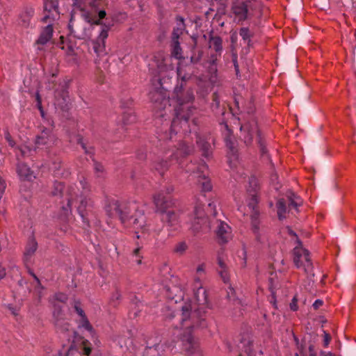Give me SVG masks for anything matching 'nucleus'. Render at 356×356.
I'll list each match as a JSON object with an SVG mask.
<instances>
[{"label": "nucleus", "mask_w": 356, "mask_h": 356, "mask_svg": "<svg viewBox=\"0 0 356 356\" xmlns=\"http://www.w3.org/2000/svg\"><path fill=\"white\" fill-rule=\"evenodd\" d=\"M81 191H79V188H76L74 186H70L66 191V201L67 207L63 209L65 210L70 209L72 203L75 201L78 197H80L79 204L77 207V211L81 217L83 222L86 225H88V215L90 209L92 207V201L88 197V194L90 191V186L85 178L79 181Z\"/></svg>", "instance_id": "obj_4"}, {"label": "nucleus", "mask_w": 356, "mask_h": 356, "mask_svg": "<svg viewBox=\"0 0 356 356\" xmlns=\"http://www.w3.org/2000/svg\"><path fill=\"white\" fill-rule=\"evenodd\" d=\"M149 98L155 104L165 105L168 102L165 92L163 89H156L149 92Z\"/></svg>", "instance_id": "obj_22"}, {"label": "nucleus", "mask_w": 356, "mask_h": 356, "mask_svg": "<svg viewBox=\"0 0 356 356\" xmlns=\"http://www.w3.org/2000/svg\"><path fill=\"white\" fill-rule=\"evenodd\" d=\"M193 151V147L192 145H189L186 142H182L179 143V147L177 149L176 153L171 155V156H185L189 155Z\"/></svg>", "instance_id": "obj_26"}, {"label": "nucleus", "mask_w": 356, "mask_h": 356, "mask_svg": "<svg viewBox=\"0 0 356 356\" xmlns=\"http://www.w3.org/2000/svg\"><path fill=\"white\" fill-rule=\"evenodd\" d=\"M202 52L200 51L197 57H195L193 56H191V62L193 63H197L200 60V58L202 57Z\"/></svg>", "instance_id": "obj_51"}, {"label": "nucleus", "mask_w": 356, "mask_h": 356, "mask_svg": "<svg viewBox=\"0 0 356 356\" xmlns=\"http://www.w3.org/2000/svg\"><path fill=\"white\" fill-rule=\"evenodd\" d=\"M76 352V349L74 347L71 346L68 349V350H67V353L65 355V356H70V355H72L73 353H74Z\"/></svg>", "instance_id": "obj_60"}, {"label": "nucleus", "mask_w": 356, "mask_h": 356, "mask_svg": "<svg viewBox=\"0 0 356 356\" xmlns=\"http://www.w3.org/2000/svg\"><path fill=\"white\" fill-rule=\"evenodd\" d=\"M207 221L205 213L202 205L197 203L194 209L193 218L191 220V229L195 234H197L203 229Z\"/></svg>", "instance_id": "obj_11"}, {"label": "nucleus", "mask_w": 356, "mask_h": 356, "mask_svg": "<svg viewBox=\"0 0 356 356\" xmlns=\"http://www.w3.org/2000/svg\"><path fill=\"white\" fill-rule=\"evenodd\" d=\"M195 297L198 305L202 307L192 309L190 304H185L181 308V324L185 330L181 340L183 349L191 355L197 350L198 345L191 334L193 328H203L207 326L204 305L207 302L205 289L202 286L200 277H197L194 282Z\"/></svg>", "instance_id": "obj_1"}, {"label": "nucleus", "mask_w": 356, "mask_h": 356, "mask_svg": "<svg viewBox=\"0 0 356 356\" xmlns=\"http://www.w3.org/2000/svg\"><path fill=\"white\" fill-rule=\"evenodd\" d=\"M38 249V243L33 237L29 239L24 252V261L26 264L31 261Z\"/></svg>", "instance_id": "obj_18"}, {"label": "nucleus", "mask_w": 356, "mask_h": 356, "mask_svg": "<svg viewBox=\"0 0 356 356\" xmlns=\"http://www.w3.org/2000/svg\"><path fill=\"white\" fill-rule=\"evenodd\" d=\"M218 55H219V54H213L211 56V58H210V60H209V63L211 65H216V61L218 60Z\"/></svg>", "instance_id": "obj_50"}, {"label": "nucleus", "mask_w": 356, "mask_h": 356, "mask_svg": "<svg viewBox=\"0 0 356 356\" xmlns=\"http://www.w3.org/2000/svg\"><path fill=\"white\" fill-rule=\"evenodd\" d=\"M176 26L173 29L172 33V40H179L180 35H181L186 29L184 24V18L181 17H177L176 18Z\"/></svg>", "instance_id": "obj_24"}, {"label": "nucleus", "mask_w": 356, "mask_h": 356, "mask_svg": "<svg viewBox=\"0 0 356 356\" xmlns=\"http://www.w3.org/2000/svg\"><path fill=\"white\" fill-rule=\"evenodd\" d=\"M94 170H95V172L96 174V176L97 177H99V178H103L105 176V169L104 168V166L101 164V163H95V165H94Z\"/></svg>", "instance_id": "obj_36"}, {"label": "nucleus", "mask_w": 356, "mask_h": 356, "mask_svg": "<svg viewBox=\"0 0 356 356\" xmlns=\"http://www.w3.org/2000/svg\"><path fill=\"white\" fill-rule=\"evenodd\" d=\"M173 191H174V188L172 186H168L165 190H162V191H159L156 195L163 193L164 197L170 198V200L172 201L170 195L173 192Z\"/></svg>", "instance_id": "obj_41"}, {"label": "nucleus", "mask_w": 356, "mask_h": 356, "mask_svg": "<svg viewBox=\"0 0 356 356\" xmlns=\"http://www.w3.org/2000/svg\"><path fill=\"white\" fill-rule=\"evenodd\" d=\"M149 348L156 351H159L160 350H161V351L163 350V345L160 343L154 344L152 347H149Z\"/></svg>", "instance_id": "obj_55"}, {"label": "nucleus", "mask_w": 356, "mask_h": 356, "mask_svg": "<svg viewBox=\"0 0 356 356\" xmlns=\"http://www.w3.org/2000/svg\"><path fill=\"white\" fill-rule=\"evenodd\" d=\"M323 304V300H316L314 304H313V307L315 309H318L320 307H321Z\"/></svg>", "instance_id": "obj_52"}, {"label": "nucleus", "mask_w": 356, "mask_h": 356, "mask_svg": "<svg viewBox=\"0 0 356 356\" xmlns=\"http://www.w3.org/2000/svg\"><path fill=\"white\" fill-rule=\"evenodd\" d=\"M320 355L321 356H335L331 352L321 351Z\"/></svg>", "instance_id": "obj_62"}, {"label": "nucleus", "mask_w": 356, "mask_h": 356, "mask_svg": "<svg viewBox=\"0 0 356 356\" xmlns=\"http://www.w3.org/2000/svg\"><path fill=\"white\" fill-rule=\"evenodd\" d=\"M56 138L52 131L49 129L44 128L41 133L37 136L35 139V145L38 148L43 146H49L54 143Z\"/></svg>", "instance_id": "obj_15"}, {"label": "nucleus", "mask_w": 356, "mask_h": 356, "mask_svg": "<svg viewBox=\"0 0 356 356\" xmlns=\"http://www.w3.org/2000/svg\"><path fill=\"white\" fill-rule=\"evenodd\" d=\"M54 299L60 302H65L67 300V296L65 293H58L54 295Z\"/></svg>", "instance_id": "obj_42"}, {"label": "nucleus", "mask_w": 356, "mask_h": 356, "mask_svg": "<svg viewBox=\"0 0 356 356\" xmlns=\"http://www.w3.org/2000/svg\"><path fill=\"white\" fill-rule=\"evenodd\" d=\"M70 99L66 90L55 92V105L63 111L68 109Z\"/></svg>", "instance_id": "obj_16"}, {"label": "nucleus", "mask_w": 356, "mask_h": 356, "mask_svg": "<svg viewBox=\"0 0 356 356\" xmlns=\"http://www.w3.org/2000/svg\"><path fill=\"white\" fill-rule=\"evenodd\" d=\"M261 0H234L232 11L235 19L243 22L252 17H260L262 15Z\"/></svg>", "instance_id": "obj_5"}, {"label": "nucleus", "mask_w": 356, "mask_h": 356, "mask_svg": "<svg viewBox=\"0 0 356 356\" xmlns=\"http://www.w3.org/2000/svg\"><path fill=\"white\" fill-rule=\"evenodd\" d=\"M44 10L48 13H51V11H55L56 15H58V0H44Z\"/></svg>", "instance_id": "obj_31"}, {"label": "nucleus", "mask_w": 356, "mask_h": 356, "mask_svg": "<svg viewBox=\"0 0 356 356\" xmlns=\"http://www.w3.org/2000/svg\"><path fill=\"white\" fill-rule=\"evenodd\" d=\"M227 261V257L224 254L223 251L218 252L216 270L225 283L229 282V269Z\"/></svg>", "instance_id": "obj_13"}, {"label": "nucleus", "mask_w": 356, "mask_h": 356, "mask_svg": "<svg viewBox=\"0 0 356 356\" xmlns=\"http://www.w3.org/2000/svg\"><path fill=\"white\" fill-rule=\"evenodd\" d=\"M286 230L289 235H291V236H294L296 238V240L299 239L296 232H294L290 227H286Z\"/></svg>", "instance_id": "obj_58"}, {"label": "nucleus", "mask_w": 356, "mask_h": 356, "mask_svg": "<svg viewBox=\"0 0 356 356\" xmlns=\"http://www.w3.org/2000/svg\"><path fill=\"white\" fill-rule=\"evenodd\" d=\"M153 168L161 175H163L168 170L170 164L168 158H158L152 163Z\"/></svg>", "instance_id": "obj_25"}, {"label": "nucleus", "mask_w": 356, "mask_h": 356, "mask_svg": "<svg viewBox=\"0 0 356 356\" xmlns=\"http://www.w3.org/2000/svg\"><path fill=\"white\" fill-rule=\"evenodd\" d=\"M108 26H104L98 38L90 42V48L97 56L105 54V40L108 38Z\"/></svg>", "instance_id": "obj_12"}, {"label": "nucleus", "mask_w": 356, "mask_h": 356, "mask_svg": "<svg viewBox=\"0 0 356 356\" xmlns=\"http://www.w3.org/2000/svg\"><path fill=\"white\" fill-rule=\"evenodd\" d=\"M286 197L287 202L284 199H280L276 204L277 216L280 220L286 218V213L291 209L293 208L298 211V207L302 204L300 197L291 192H290Z\"/></svg>", "instance_id": "obj_10"}, {"label": "nucleus", "mask_w": 356, "mask_h": 356, "mask_svg": "<svg viewBox=\"0 0 356 356\" xmlns=\"http://www.w3.org/2000/svg\"><path fill=\"white\" fill-rule=\"evenodd\" d=\"M54 309L53 311V319H54V323H56L57 320L61 321L63 318V314L62 312V309L60 305H58L56 304H54Z\"/></svg>", "instance_id": "obj_33"}, {"label": "nucleus", "mask_w": 356, "mask_h": 356, "mask_svg": "<svg viewBox=\"0 0 356 356\" xmlns=\"http://www.w3.org/2000/svg\"><path fill=\"white\" fill-rule=\"evenodd\" d=\"M31 151V149L27 146H22L19 148V152L22 157L29 156Z\"/></svg>", "instance_id": "obj_44"}, {"label": "nucleus", "mask_w": 356, "mask_h": 356, "mask_svg": "<svg viewBox=\"0 0 356 356\" xmlns=\"http://www.w3.org/2000/svg\"><path fill=\"white\" fill-rule=\"evenodd\" d=\"M240 344V348L243 350V352L241 353L238 356H254L251 348L252 346V340L249 334L243 336L242 339H241Z\"/></svg>", "instance_id": "obj_20"}, {"label": "nucleus", "mask_w": 356, "mask_h": 356, "mask_svg": "<svg viewBox=\"0 0 356 356\" xmlns=\"http://www.w3.org/2000/svg\"><path fill=\"white\" fill-rule=\"evenodd\" d=\"M63 189L64 186L61 182H55L51 191V194L54 196H62Z\"/></svg>", "instance_id": "obj_34"}, {"label": "nucleus", "mask_w": 356, "mask_h": 356, "mask_svg": "<svg viewBox=\"0 0 356 356\" xmlns=\"http://www.w3.org/2000/svg\"><path fill=\"white\" fill-rule=\"evenodd\" d=\"M74 309L76 311V312L78 314V315L81 317V318H83V316H86V314H85V312L83 310V309L80 307L79 305V302H75L74 303Z\"/></svg>", "instance_id": "obj_43"}, {"label": "nucleus", "mask_w": 356, "mask_h": 356, "mask_svg": "<svg viewBox=\"0 0 356 356\" xmlns=\"http://www.w3.org/2000/svg\"><path fill=\"white\" fill-rule=\"evenodd\" d=\"M121 293L118 291L116 290L111 296V298H110V303L113 306V307H116L117 305H118L120 300H121Z\"/></svg>", "instance_id": "obj_37"}, {"label": "nucleus", "mask_w": 356, "mask_h": 356, "mask_svg": "<svg viewBox=\"0 0 356 356\" xmlns=\"http://www.w3.org/2000/svg\"><path fill=\"white\" fill-rule=\"evenodd\" d=\"M53 26L48 24L42 29L38 39L36 40V44L44 45L47 44L52 38L53 35Z\"/></svg>", "instance_id": "obj_21"}, {"label": "nucleus", "mask_w": 356, "mask_h": 356, "mask_svg": "<svg viewBox=\"0 0 356 356\" xmlns=\"http://www.w3.org/2000/svg\"><path fill=\"white\" fill-rule=\"evenodd\" d=\"M259 189L258 179L252 176L249 178L247 192L249 200L248 206L251 210L250 219L252 230L255 235L256 239L259 241H261V234L260 233L259 211L256 209L258 203L257 193Z\"/></svg>", "instance_id": "obj_6"}, {"label": "nucleus", "mask_w": 356, "mask_h": 356, "mask_svg": "<svg viewBox=\"0 0 356 356\" xmlns=\"http://www.w3.org/2000/svg\"><path fill=\"white\" fill-rule=\"evenodd\" d=\"M30 274L34 278V280L37 282L38 285L39 286H41L40 281L39 278L36 276V275L35 273H33V272H30Z\"/></svg>", "instance_id": "obj_61"}, {"label": "nucleus", "mask_w": 356, "mask_h": 356, "mask_svg": "<svg viewBox=\"0 0 356 356\" xmlns=\"http://www.w3.org/2000/svg\"><path fill=\"white\" fill-rule=\"evenodd\" d=\"M227 147L234 153L235 151V147L233 142L231 140V138L228 137L225 139Z\"/></svg>", "instance_id": "obj_45"}, {"label": "nucleus", "mask_w": 356, "mask_h": 356, "mask_svg": "<svg viewBox=\"0 0 356 356\" xmlns=\"http://www.w3.org/2000/svg\"><path fill=\"white\" fill-rule=\"evenodd\" d=\"M213 101L215 102L216 106L218 107L220 104V102L218 100V97L216 93L213 94Z\"/></svg>", "instance_id": "obj_64"}, {"label": "nucleus", "mask_w": 356, "mask_h": 356, "mask_svg": "<svg viewBox=\"0 0 356 356\" xmlns=\"http://www.w3.org/2000/svg\"><path fill=\"white\" fill-rule=\"evenodd\" d=\"M208 209H210L211 211L213 212V215L215 216L216 215V205L212 202V203H209L208 204Z\"/></svg>", "instance_id": "obj_56"}, {"label": "nucleus", "mask_w": 356, "mask_h": 356, "mask_svg": "<svg viewBox=\"0 0 356 356\" xmlns=\"http://www.w3.org/2000/svg\"><path fill=\"white\" fill-rule=\"evenodd\" d=\"M229 230L230 227L227 223L220 220L217 221L216 232L221 243H225L230 238Z\"/></svg>", "instance_id": "obj_17"}, {"label": "nucleus", "mask_w": 356, "mask_h": 356, "mask_svg": "<svg viewBox=\"0 0 356 356\" xmlns=\"http://www.w3.org/2000/svg\"><path fill=\"white\" fill-rule=\"evenodd\" d=\"M79 327H83L88 330L91 334H93L95 331L94 329L89 322L87 316H83V318H81L79 321Z\"/></svg>", "instance_id": "obj_32"}, {"label": "nucleus", "mask_w": 356, "mask_h": 356, "mask_svg": "<svg viewBox=\"0 0 356 356\" xmlns=\"http://www.w3.org/2000/svg\"><path fill=\"white\" fill-rule=\"evenodd\" d=\"M297 298L296 296L293 297L291 302L290 303V308L292 311H297L298 310V305H297Z\"/></svg>", "instance_id": "obj_47"}, {"label": "nucleus", "mask_w": 356, "mask_h": 356, "mask_svg": "<svg viewBox=\"0 0 356 356\" xmlns=\"http://www.w3.org/2000/svg\"><path fill=\"white\" fill-rule=\"evenodd\" d=\"M293 260L298 268H303L305 273L314 275L312 273L313 265L310 259L309 252L302 247L300 239H297V245L293 250Z\"/></svg>", "instance_id": "obj_8"}, {"label": "nucleus", "mask_w": 356, "mask_h": 356, "mask_svg": "<svg viewBox=\"0 0 356 356\" xmlns=\"http://www.w3.org/2000/svg\"><path fill=\"white\" fill-rule=\"evenodd\" d=\"M34 8L31 6H25L19 15V24L23 27H28L34 15Z\"/></svg>", "instance_id": "obj_19"}, {"label": "nucleus", "mask_w": 356, "mask_h": 356, "mask_svg": "<svg viewBox=\"0 0 356 356\" xmlns=\"http://www.w3.org/2000/svg\"><path fill=\"white\" fill-rule=\"evenodd\" d=\"M241 137L243 138L244 143L247 145L252 143L253 137L257 135L261 155H264L267 152L261 134L259 131L257 124L254 120L250 121L241 125Z\"/></svg>", "instance_id": "obj_9"}, {"label": "nucleus", "mask_w": 356, "mask_h": 356, "mask_svg": "<svg viewBox=\"0 0 356 356\" xmlns=\"http://www.w3.org/2000/svg\"><path fill=\"white\" fill-rule=\"evenodd\" d=\"M172 51L171 54L177 59L181 58L182 50L179 44V40H172Z\"/></svg>", "instance_id": "obj_30"}, {"label": "nucleus", "mask_w": 356, "mask_h": 356, "mask_svg": "<svg viewBox=\"0 0 356 356\" xmlns=\"http://www.w3.org/2000/svg\"><path fill=\"white\" fill-rule=\"evenodd\" d=\"M197 144L202 151V155L205 157L209 156L211 153V145L204 138L197 136Z\"/></svg>", "instance_id": "obj_28"}, {"label": "nucleus", "mask_w": 356, "mask_h": 356, "mask_svg": "<svg viewBox=\"0 0 356 356\" xmlns=\"http://www.w3.org/2000/svg\"><path fill=\"white\" fill-rule=\"evenodd\" d=\"M4 131V137H5V139L6 140V141L8 143V145L11 147H15V141L14 140V139L12 138L8 129L6 128L3 130Z\"/></svg>", "instance_id": "obj_39"}, {"label": "nucleus", "mask_w": 356, "mask_h": 356, "mask_svg": "<svg viewBox=\"0 0 356 356\" xmlns=\"http://www.w3.org/2000/svg\"><path fill=\"white\" fill-rule=\"evenodd\" d=\"M188 246L184 241L178 243L175 247V252L178 254H183L187 249Z\"/></svg>", "instance_id": "obj_38"}, {"label": "nucleus", "mask_w": 356, "mask_h": 356, "mask_svg": "<svg viewBox=\"0 0 356 356\" xmlns=\"http://www.w3.org/2000/svg\"><path fill=\"white\" fill-rule=\"evenodd\" d=\"M88 342V341L83 342V345L84 346L83 347V353H84V355L89 356L90 354L91 353V348L87 346Z\"/></svg>", "instance_id": "obj_46"}, {"label": "nucleus", "mask_w": 356, "mask_h": 356, "mask_svg": "<svg viewBox=\"0 0 356 356\" xmlns=\"http://www.w3.org/2000/svg\"><path fill=\"white\" fill-rule=\"evenodd\" d=\"M222 40L220 37L210 35L209 40V48L213 49L217 54H219V55H220L222 50Z\"/></svg>", "instance_id": "obj_27"}, {"label": "nucleus", "mask_w": 356, "mask_h": 356, "mask_svg": "<svg viewBox=\"0 0 356 356\" xmlns=\"http://www.w3.org/2000/svg\"><path fill=\"white\" fill-rule=\"evenodd\" d=\"M106 15V14L104 10H100L98 13L99 19H90L88 20V22H90L92 24H100V19L104 18Z\"/></svg>", "instance_id": "obj_40"}, {"label": "nucleus", "mask_w": 356, "mask_h": 356, "mask_svg": "<svg viewBox=\"0 0 356 356\" xmlns=\"http://www.w3.org/2000/svg\"><path fill=\"white\" fill-rule=\"evenodd\" d=\"M106 212L111 218H118L125 227L145 230L146 218L144 211L138 210L134 203L113 201L106 206Z\"/></svg>", "instance_id": "obj_3"}, {"label": "nucleus", "mask_w": 356, "mask_h": 356, "mask_svg": "<svg viewBox=\"0 0 356 356\" xmlns=\"http://www.w3.org/2000/svg\"><path fill=\"white\" fill-rule=\"evenodd\" d=\"M205 264H200L197 267V269H196V272L197 274L200 275V276L202 275V274H204V271H205Z\"/></svg>", "instance_id": "obj_48"}, {"label": "nucleus", "mask_w": 356, "mask_h": 356, "mask_svg": "<svg viewBox=\"0 0 356 356\" xmlns=\"http://www.w3.org/2000/svg\"><path fill=\"white\" fill-rule=\"evenodd\" d=\"M330 340H331V337L330 336V334L328 333H327L326 332H324V340H323L324 346L327 347L328 346V344L330 343Z\"/></svg>", "instance_id": "obj_49"}, {"label": "nucleus", "mask_w": 356, "mask_h": 356, "mask_svg": "<svg viewBox=\"0 0 356 356\" xmlns=\"http://www.w3.org/2000/svg\"><path fill=\"white\" fill-rule=\"evenodd\" d=\"M55 326L57 329L61 332H67L69 330L70 324L63 319L61 321L57 320L56 323H54Z\"/></svg>", "instance_id": "obj_35"}, {"label": "nucleus", "mask_w": 356, "mask_h": 356, "mask_svg": "<svg viewBox=\"0 0 356 356\" xmlns=\"http://www.w3.org/2000/svg\"><path fill=\"white\" fill-rule=\"evenodd\" d=\"M207 168V165L202 164L196 172L197 184L201 187L202 192L211 191L212 189L211 181L204 172Z\"/></svg>", "instance_id": "obj_14"}, {"label": "nucleus", "mask_w": 356, "mask_h": 356, "mask_svg": "<svg viewBox=\"0 0 356 356\" xmlns=\"http://www.w3.org/2000/svg\"><path fill=\"white\" fill-rule=\"evenodd\" d=\"M36 100L38 102V106L39 109L40 110L42 115H43V111H42V106H41V98H40V96L38 92L36 93Z\"/></svg>", "instance_id": "obj_54"}, {"label": "nucleus", "mask_w": 356, "mask_h": 356, "mask_svg": "<svg viewBox=\"0 0 356 356\" xmlns=\"http://www.w3.org/2000/svg\"><path fill=\"white\" fill-rule=\"evenodd\" d=\"M233 63H234V68L236 70V74H238L239 70H238V65L237 63V57L236 55L233 56Z\"/></svg>", "instance_id": "obj_53"}, {"label": "nucleus", "mask_w": 356, "mask_h": 356, "mask_svg": "<svg viewBox=\"0 0 356 356\" xmlns=\"http://www.w3.org/2000/svg\"><path fill=\"white\" fill-rule=\"evenodd\" d=\"M239 35L242 39L247 43L248 46H250L251 38L254 35V33L250 30L248 27H242L239 30Z\"/></svg>", "instance_id": "obj_29"}, {"label": "nucleus", "mask_w": 356, "mask_h": 356, "mask_svg": "<svg viewBox=\"0 0 356 356\" xmlns=\"http://www.w3.org/2000/svg\"><path fill=\"white\" fill-rule=\"evenodd\" d=\"M154 203L156 211L161 214V220L170 227H174L179 223V213L169 210L172 202L168 197L163 196V193L154 195Z\"/></svg>", "instance_id": "obj_7"}, {"label": "nucleus", "mask_w": 356, "mask_h": 356, "mask_svg": "<svg viewBox=\"0 0 356 356\" xmlns=\"http://www.w3.org/2000/svg\"><path fill=\"white\" fill-rule=\"evenodd\" d=\"M17 172L20 179L22 180L30 181L33 177H35L30 168L24 163H19L17 164Z\"/></svg>", "instance_id": "obj_23"}, {"label": "nucleus", "mask_w": 356, "mask_h": 356, "mask_svg": "<svg viewBox=\"0 0 356 356\" xmlns=\"http://www.w3.org/2000/svg\"><path fill=\"white\" fill-rule=\"evenodd\" d=\"M6 276V269L0 264V280Z\"/></svg>", "instance_id": "obj_57"}, {"label": "nucleus", "mask_w": 356, "mask_h": 356, "mask_svg": "<svg viewBox=\"0 0 356 356\" xmlns=\"http://www.w3.org/2000/svg\"><path fill=\"white\" fill-rule=\"evenodd\" d=\"M309 356H316V353L314 350V347L313 345H310L309 347Z\"/></svg>", "instance_id": "obj_59"}, {"label": "nucleus", "mask_w": 356, "mask_h": 356, "mask_svg": "<svg viewBox=\"0 0 356 356\" xmlns=\"http://www.w3.org/2000/svg\"><path fill=\"white\" fill-rule=\"evenodd\" d=\"M177 74L178 82L174 89V94L179 105L175 108L176 118L172 122L171 131H176L179 120H183V125L186 126L193 109L188 105L194 99L193 92L191 89L184 90L186 83L191 76V66L179 64Z\"/></svg>", "instance_id": "obj_2"}, {"label": "nucleus", "mask_w": 356, "mask_h": 356, "mask_svg": "<svg viewBox=\"0 0 356 356\" xmlns=\"http://www.w3.org/2000/svg\"><path fill=\"white\" fill-rule=\"evenodd\" d=\"M74 5L75 6L78 7L79 8H80L81 10L83 9L82 7L81 2L79 0H74Z\"/></svg>", "instance_id": "obj_63"}]
</instances>
